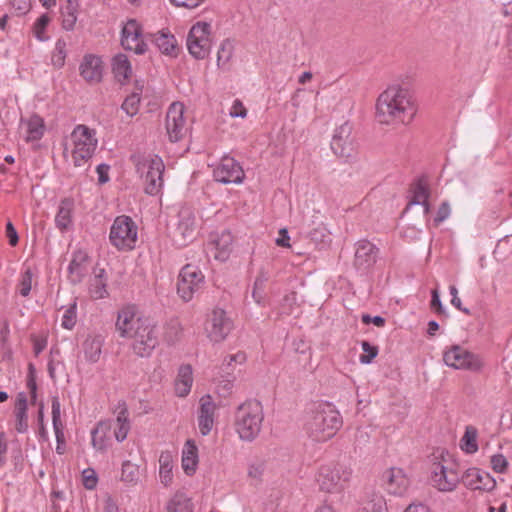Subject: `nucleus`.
<instances>
[{
    "mask_svg": "<svg viewBox=\"0 0 512 512\" xmlns=\"http://www.w3.org/2000/svg\"><path fill=\"white\" fill-rule=\"evenodd\" d=\"M431 307L438 313L442 314L444 312V308L442 306L439 294L437 290L432 291V299H431Z\"/></svg>",
    "mask_w": 512,
    "mask_h": 512,
    "instance_id": "64",
    "label": "nucleus"
},
{
    "mask_svg": "<svg viewBox=\"0 0 512 512\" xmlns=\"http://www.w3.org/2000/svg\"><path fill=\"white\" fill-rule=\"evenodd\" d=\"M12 9L15 11L16 15L22 16L28 13L31 9V1L30 0H11Z\"/></svg>",
    "mask_w": 512,
    "mask_h": 512,
    "instance_id": "55",
    "label": "nucleus"
},
{
    "mask_svg": "<svg viewBox=\"0 0 512 512\" xmlns=\"http://www.w3.org/2000/svg\"><path fill=\"white\" fill-rule=\"evenodd\" d=\"M66 59V42L63 39H58L55 43V48L52 53L51 61L56 68H61L65 64Z\"/></svg>",
    "mask_w": 512,
    "mask_h": 512,
    "instance_id": "45",
    "label": "nucleus"
},
{
    "mask_svg": "<svg viewBox=\"0 0 512 512\" xmlns=\"http://www.w3.org/2000/svg\"><path fill=\"white\" fill-rule=\"evenodd\" d=\"M464 485L472 490L492 491L496 486L495 479L488 473L478 468H469L462 475Z\"/></svg>",
    "mask_w": 512,
    "mask_h": 512,
    "instance_id": "19",
    "label": "nucleus"
},
{
    "mask_svg": "<svg viewBox=\"0 0 512 512\" xmlns=\"http://www.w3.org/2000/svg\"><path fill=\"white\" fill-rule=\"evenodd\" d=\"M15 429L18 433H26L28 430L27 398L23 392L17 395L15 404Z\"/></svg>",
    "mask_w": 512,
    "mask_h": 512,
    "instance_id": "33",
    "label": "nucleus"
},
{
    "mask_svg": "<svg viewBox=\"0 0 512 512\" xmlns=\"http://www.w3.org/2000/svg\"><path fill=\"white\" fill-rule=\"evenodd\" d=\"M205 277L199 267L186 264L180 270L177 282V293L182 300L189 302L204 286Z\"/></svg>",
    "mask_w": 512,
    "mask_h": 512,
    "instance_id": "9",
    "label": "nucleus"
},
{
    "mask_svg": "<svg viewBox=\"0 0 512 512\" xmlns=\"http://www.w3.org/2000/svg\"><path fill=\"white\" fill-rule=\"evenodd\" d=\"M187 48L195 59H205L211 49V26L206 22L194 24L187 36Z\"/></svg>",
    "mask_w": 512,
    "mask_h": 512,
    "instance_id": "10",
    "label": "nucleus"
},
{
    "mask_svg": "<svg viewBox=\"0 0 512 512\" xmlns=\"http://www.w3.org/2000/svg\"><path fill=\"white\" fill-rule=\"evenodd\" d=\"M268 281V273L264 270H260L258 276L255 279L254 287L252 291V297L257 304H262L265 300V284Z\"/></svg>",
    "mask_w": 512,
    "mask_h": 512,
    "instance_id": "41",
    "label": "nucleus"
},
{
    "mask_svg": "<svg viewBox=\"0 0 512 512\" xmlns=\"http://www.w3.org/2000/svg\"><path fill=\"white\" fill-rule=\"evenodd\" d=\"M19 293L23 297H27L30 294L32 288V272L27 269L22 275L19 282Z\"/></svg>",
    "mask_w": 512,
    "mask_h": 512,
    "instance_id": "51",
    "label": "nucleus"
},
{
    "mask_svg": "<svg viewBox=\"0 0 512 512\" xmlns=\"http://www.w3.org/2000/svg\"><path fill=\"white\" fill-rule=\"evenodd\" d=\"M76 324V302L71 304L64 312L62 317V327L68 330L73 329Z\"/></svg>",
    "mask_w": 512,
    "mask_h": 512,
    "instance_id": "49",
    "label": "nucleus"
},
{
    "mask_svg": "<svg viewBox=\"0 0 512 512\" xmlns=\"http://www.w3.org/2000/svg\"><path fill=\"white\" fill-rule=\"evenodd\" d=\"M115 328L120 337L132 339L131 349L141 358L150 357L159 343L156 323L150 317L138 315L134 305L118 311Z\"/></svg>",
    "mask_w": 512,
    "mask_h": 512,
    "instance_id": "1",
    "label": "nucleus"
},
{
    "mask_svg": "<svg viewBox=\"0 0 512 512\" xmlns=\"http://www.w3.org/2000/svg\"><path fill=\"white\" fill-rule=\"evenodd\" d=\"M233 329V321L222 308H214L208 316L205 331L208 338L215 343L222 342Z\"/></svg>",
    "mask_w": 512,
    "mask_h": 512,
    "instance_id": "11",
    "label": "nucleus"
},
{
    "mask_svg": "<svg viewBox=\"0 0 512 512\" xmlns=\"http://www.w3.org/2000/svg\"><path fill=\"white\" fill-rule=\"evenodd\" d=\"M89 256L79 249L73 252L72 259L68 265V281L72 285L80 284L88 273Z\"/></svg>",
    "mask_w": 512,
    "mask_h": 512,
    "instance_id": "20",
    "label": "nucleus"
},
{
    "mask_svg": "<svg viewBox=\"0 0 512 512\" xmlns=\"http://www.w3.org/2000/svg\"><path fill=\"white\" fill-rule=\"evenodd\" d=\"M50 22V18L47 14L41 15L34 24V35L40 40L44 41L46 38L43 36V33Z\"/></svg>",
    "mask_w": 512,
    "mask_h": 512,
    "instance_id": "52",
    "label": "nucleus"
},
{
    "mask_svg": "<svg viewBox=\"0 0 512 512\" xmlns=\"http://www.w3.org/2000/svg\"><path fill=\"white\" fill-rule=\"evenodd\" d=\"M182 457L198 460V449L193 440H187L182 452Z\"/></svg>",
    "mask_w": 512,
    "mask_h": 512,
    "instance_id": "57",
    "label": "nucleus"
},
{
    "mask_svg": "<svg viewBox=\"0 0 512 512\" xmlns=\"http://www.w3.org/2000/svg\"><path fill=\"white\" fill-rule=\"evenodd\" d=\"M182 326L177 318L170 319L165 326V339L168 343H175L182 335Z\"/></svg>",
    "mask_w": 512,
    "mask_h": 512,
    "instance_id": "42",
    "label": "nucleus"
},
{
    "mask_svg": "<svg viewBox=\"0 0 512 512\" xmlns=\"http://www.w3.org/2000/svg\"><path fill=\"white\" fill-rule=\"evenodd\" d=\"M121 45L125 50L133 51L137 55H142L147 51L142 28L135 19L128 20L123 27Z\"/></svg>",
    "mask_w": 512,
    "mask_h": 512,
    "instance_id": "16",
    "label": "nucleus"
},
{
    "mask_svg": "<svg viewBox=\"0 0 512 512\" xmlns=\"http://www.w3.org/2000/svg\"><path fill=\"white\" fill-rule=\"evenodd\" d=\"M178 223L175 229V237H180L183 244L191 241L195 234V216L189 209H182L178 214Z\"/></svg>",
    "mask_w": 512,
    "mask_h": 512,
    "instance_id": "24",
    "label": "nucleus"
},
{
    "mask_svg": "<svg viewBox=\"0 0 512 512\" xmlns=\"http://www.w3.org/2000/svg\"><path fill=\"white\" fill-rule=\"evenodd\" d=\"M97 482V475L92 468H88L83 471V485L86 489H94L97 485Z\"/></svg>",
    "mask_w": 512,
    "mask_h": 512,
    "instance_id": "54",
    "label": "nucleus"
},
{
    "mask_svg": "<svg viewBox=\"0 0 512 512\" xmlns=\"http://www.w3.org/2000/svg\"><path fill=\"white\" fill-rule=\"evenodd\" d=\"M176 7L194 9L200 6L205 0H169Z\"/></svg>",
    "mask_w": 512,
    "mask_h": 512,
    "instance_id": "60",
    "label": "nucleus"
},
{
    "mask_svg": "<svg viewBox=\"0 0 512 512\" xmlns=\"http://www.w3.org/2000/svg\"><path fill=\"white\" fill-rule=\"evenodd\" d=\"M141 97L139 93L128 95L121 105V109L130 117L135 116L139 111Z\"/></svg>",
    "mask_w": 512,
    "mask_h": 512,
    "instance_id": "44",
    "label": "nucleus"
},
{
    "mask_svg": "<svg viewBox=\"0 0 512 512\" xmlns=\"http://www.w3.org/2000/svg\"><path fill=\"white\" fill-rule=\"evenodd\" d=\"M386 502L382 496H376L369 501L361 510V512H385Z\"/></svg>",
    "mask_w": 512,
    "mask_h": 512,
    "instance_id": "50",
    "label": "nucleus"
},
{
    "mask_svg": "<svg viewBox=\"0 0 512 512\" xmlns=\"http://www.w3.org/2000/svg\"><path fill=\"white\" fill-rule=\"evenodd\" d=\"M234 43L231 39H225L221 42L217 52V66L222 70H229L230 61L234 55Z\"/></svg>",
    "mask_w": 512,
    "mask_h": 512,
    "instance_id": "35",
    "label": "nucleus"
},
{
    "mask_svg": "<svg viewBox=\"0 0 512 512\" xmlns=\"http://www.w3.org/2000/svg\"><path fill=\"white\" fill-rule=\"evenodd\" d=\"M140 479L139 466L131 461H124L121 469V481L135 485Z\"/></svg>",
    "mask_w": 512,
    "mask_h": 512,
    "instance_id": "39",
    "label": "nucleus"
},
{
    "mask_svg": "<svg viewBox=\"0 0 512 512\" xmlns=\"http://www.w3.org/2000/svg\"><path fill=\"white\" fill-rule=\"evenodd\" d=\"M166 130L172 142L179 141L186 132L184 107L179 103H172L166 113Z\"/></svg>",
    "mask_w": 512,
    "mask_h": 512,
    "instance_id": "18",
    "label": "nucleus"
},
{
    "mask_svg": "<svg viewBox=\"0 0 512 512\" xmlns=\"http://www.w3.org/2000/svg\"><path fill=\"white\" fill-rule=\"evenodd\" d=\"M216 404L210 395H204L200 398V406L198 411V427L201 435H208L214 425V415Z\"/></svg>",
    "mask_w": 512,
    "mask_h": 512,
    "instance_id": "21",
    "label": "nucleus"
},
{
    "mask_svg": "<svg viewBox=\"0 0 512 512\" xmlns=\"http://www.w3.org/2000/svg\"><path fill=\"white\" fill-rule=\"evenodd\" d=\"M110 167L107 164H99L96 168V171L98 173V181L100 184H104L109 181V171Z\"/></svg>",
    "mask_w": 512,
    "mask_h": 512,
    "instance_id": "62",
    "label": "nucleus"
},
{
    "mask_svg": "<svg viewBox=\"0 0 512 512\" xmlns=\"http://www.w3.org/2000/svg\"><path fill=\"white\" fill-rule=\"evenodd\" d=\"M197 464H198V460L182 457L183 470L189 476H191L195 473Z\"/></svg>",
    "mask_w": 512,
    "mask_h": 512,
    "instance_id": "61",
    "label": "nucleus"
},
{
    "mask_svg": "<svg viewBox=\"0 0 512 512\" xmlns=\"http://www.w3.org/2000/svg\"><path fill=\"white\" fill-rule=\"evenodd\" d=\"M351 477V469L339 463L322 465L317 473L316 481L322 491L337 493L344 489Z\"/></svg>",
    "mask_w": 512,
    "mask_h": 512,
    "instance_id": "7",
    "label": "nucleus"
},
{
    "mask_svg": "<svg viewBox=\"0 0 512 512\" xmlns=\"http://www.w3.org/2000/svg\"><path fill=\"white\" fill-rule=\"evenodd\" d=\"M160 470L159 477L161 483L165 486H168L172 482L173 473H172V463L169 455L162 454L159 459Z\"/></svg>",
    "mask_w": 512,
    "mask_h": 512,
    "instance_id": "43",
    "label": "nucleus"
},
{
    "mask_svg": "<svg viewBox=\"0 0 512 512\" xmlns=\"http://www.w3.org/2000/svg\"><path fill=\"white\" fill-rule=\"evenodd\" d=\"M61 15L62 27L67 31L73 30L77 21V3L72 0H68L66 6L61 12Z\"/></svg>",
    "mask_w": 512,
    "mask_h": 512,
    "instance_id": "38",
    "label": "nucleus"
},
{
    "mask_svg": "<svg viewBox=\"0 0 512 512\" xmlns=\"http://www.w3.org/2000/svg\"><path fill=\"white\" fill-rule=\"evenodd\" d=\"M230 116L233 117V118H236V117H241V118H244L246 117V114H247V110L246 108L243 106L242 102L238 99H236L234 102H233V105L231 107V110H230Z\"/></svg>",
    "mask_w": 512,
    "mask_h": 512,
    "instance_id": "58",
    "label": "nucleus"
},
{
    "mask_svg": "<svg viewBox=\"0 0 512 512\" xmlns=\"http://www.w3.org/2000/svg\"><path fill=\"white\" fill-rule=\"evenodd\" d=\"M331 149L336 156L345 160L354 158L356 142L352 136V126L349 123H344L335 130L331 141Z\"/></svg>",
    "mask_w": 512,
    "mask_h": 512,
    "instance_id": "13",
    "label": "nucleus"
},
{
    "mask_svg": "<svg viewBox=\"0 0 512 512\" xmlns=\"http://www.w3.org/2000/svg\"><path fill=\"white\" fill-rule=\"evenodd\" d=\"M167 512H193V504L184 493H176L167 503Z\"/></svg>",
    "mask_w": 512,
    "mask_h": 512,
    "instance_id": "37",
    "label": "nucleus"
},
{
    "mask_svg": "<svg viewBox=\"0 0 512 512\" xmlns=\"http://www.w3.org/2000/svg\"><path fill=\"white\" fill-rule=\"evenodd\" d=\"M388 493L402 496L408 489L409 479L400 468H390L383 474Z\"/></svg>",
    "mask_w": 512,
    "mask_h": 512,
    "instance_id": "23",
    "label": "nucleus"
},
{
    "mask_svg": "<svg viewBox=\"0 0 512 512\" xmlns=\"http://www.w3.org/2000/svg\"><path fill=\"white\" fill-rule=\"evenodd\" d=\"M492 469L497 473H504L508 467V461L502 454H495L491 457Z\"/></svg>",
    "mask_w": 512,
    "mask_h": 512,
    "instance_id": "53",
    "label": "nucleus"
},
{
    "mask_svg": "<svg viewBox=\"0 0 512 512\" xmlns=\"http://www.w3.org/2000/svg\"><path fill=\"white\" fill-rule=\"evenodd\" d=\"M136 167L144 179L145 193L151 196L158 195L163 187V173L165 170L162 159L155 155L149 159L139 161Z\"/></svg>",
    "mask_w": 512,
    "mask_h": 512,
    "instance_id": "8",
    "label": "nucleus"
},
{
    "mask_svg": "<svg viewBox=\"0 0 512 512\" xmlns=\"http://www.w3.org/2000/svg\"><path fill=\"white\" fill-rule=\"evenodd\" d=\"M153 42L158 47V49L166 55L176 57L178 54V45L177 41L170 32L168 31H160L154 35Z\"/></svg>",
    "mask_w": 512,
    "mask_h": 512,
    "instance_id": "29",
    "label": "nucleus"
},
{
    "mask_svg": "<svg viewBox=\"0 0 512 512\" xmlns=\"http://www.w3.org/2000/svg\"><path fill=\"white\" fill-rule=\"evenodd\" d=\"M79 72L86 82L90 84L99 83L102 80L103 72L101 58L94 54L84 55L79 66Z\"/></svg>",
    "mask_w": 512,
    "mask_h": 512,
    "instance_id": "22",
    "label": "nucleus"
},
{
    "mask_svg": "<svg viewBox=\"0 0 512 512\" xmlns=\"http://www.w3.org/2000/svg\"><path fill=\"white\" fill-rule=\"evenodd\" d=\"M112 72L118 82L124 84L132 74L131 64L125 54H117L112 59Z\"/></svg>",
    "mask_w": 512,
    "mask_h": 512,
    "instance_id": "32",
    "label": "nucleus"
},
{
    "mask_svg": "<svg viewBox=\"0 0 512 512\" xmlns=\"http://www.w3.org/2000/svg\"><path fill=\"white\" fill-rule=\"evenodd\" d=\"M103 344L104 338L102 335H88L82 344L85 359L90 363L98 362Z\"/></svg>",
    "mask_w": 512,
    "mask_h": 512,
    "instance_id": "28",
    "label": "nucleus"
},
{
    "mask_svg": "<svg viewBox=\"0 0 512 512\" xmlns=\"http://www.w3.org/2000/svg\"><path fill=\"white\" fill-rule=\"evenodd\" d=\"M51 408H52V423L54 433L57 431H64V426L61 421V404L58 396H53L51 400Z\"/></svg>",
    "mask_w": 512,
    "mask_h": 512,
    "instance_id": "47",
    "label": "nucleus"
},
{
    "mask_svg": "<svg viewBox=\"0 0 512 512\" xmlns=\"http://www.w3.org/2000/svg\"><path fill=\"white\" fill-rule=\"evenodd\" d=\"M443 360L447 366L454 369H464L478 372L483 367L480 357L467 351L459 345L453 346L443 355Z\"/></svg>",
    "mask_w": 512,
    "mask_h": 512,
    "instance_id": "12",
    "label": "nucleus"
},
{
    "mask_svg": "<svg viewBox=\"0 0 512 512\" xmlns=\"http://www.w3.org/2000/svg\"><path fill=\"white\" fill-rule=\"evenodd\" d=\"M432 485L441 492L454 491L459 482L462 481L459 471L455 465L446 466L442 463H435L431 475Z\"/></svg>",
    "mask_w": 512,
    "mask_h": 512,
    "instance_id": "14",
    "label": "nucleus"
},
{
    "mask_svg": "<svg viewBox=\"0 0 512 512\" xmlns=\"http://www.w3.org/2000/svg\"><path fill=\"white\" fill-rule=\"evenodd\" d=\"M95 135V130L83 124H79L73 129L71 140L74 145L72 159L75 167L83 166L94 155L98 144Z\"/></svg>",
    "mask_w": 512,
    "mask_h": 512,
    "instance_id": "5",
    "label": "nucleus"
},
{
    "mask_svg": "<svg viewBox=\"0 0 512 512\" xmlns=\"http://www.w3.org/2000/svg\"><path fill=\"white\" fill-rule=\"evenodd\" d=\"M104 275L105 270L99 269L98 272H95L94 278L90 281L89 293L93 299H103L108 295Z\"/></svg>",
    "mask_w": 512,
    "mask_h": 512,
    "instance_id": "36",
    "label": "nucleus"
},
{
    "mask_svg": "<svg viewBox=\"0 0 512 512\" xmlns=\"http://www.w3.org/2000/svg\"><path fill=\"white\" fill-rule=\"evenodd\" d=\"M210 245L214 247L215 259L226 261L232 251L233 236L230 231H222L220 234L211 235Z\"/></svg>",
    "mask_w": 512,
    "mask_h": 512,
    "instance_id": "25",
    "label": "nucleus"
},
{
    "mask_svg": "<svg viewBox=\"0 0 512 512\" xmlns=\"http://www.w3.org/2000/svg\"><path fill=\"white\" fill-rule=\"evenodd\" d=\"M416 114V107L408 92L390 87L382 92L376 103V118L381 124H409Z\"/></svg>",
    "mask_w": 512,
    "mask_h": 512,
    "instance_id": "2",
    "label": "nucleus"
},
{
    "mask_svg": "<svg viewBox=\"0 0 512 512\" xmlns=\"http://www.w3.org/2000/svg\"><path fill=\"white\" fill-rule=\"evenodd\" d=\"M138 227L126 215L117 216L110 228L109 241L119 251H130L136 247Z\"/></svg>",
    "mask_w": 512,
    "mask_h": 512,
    "instance_id": "6",
    "label": "nucleus"
},
{
    "mask_svg": "<svg viewBox=\"0 0 512 512\" xmlns=\"http://www.w3.org/2000/svg\"><path fill=\"white\" fill-rule=\"evenodd\" d=\"M110 429V421H100L91 431V443L96 450L102 452L106 450Z\"/></svg>",
    "mask_w": 512,
    "mask_h": 512,
    "instance_id": "30",
    "label": "nucleus"
},
{
    "mask_svg": "<svg viewBox=\"0 0 512 512\" xmlns=\"http://www.w3.org/2000/svg\"><path fill=\"white\" fill-rule=\"evenodd\" d=\"M343 425L339 411L330 403H318L306 419L304 429L315 442L332 439Z\"/></svg>",
    "mask_w": 512,
    "mask_h": 512,
    "instance_id": "3",
    "label": "nucleus"
},
{
    "mask_svg": "<svg viewBox=\"0 0 512 512\" xmlns=\"http://www.w3.org/2000/svg\"><path fill=\"white\" fill-rule=\"evenodd\" d=\"M128 409L125 402L118 404V414L116 418L117 427L114 430L115 438L118 442H122L126 439L130 430V422L128 419Z\"/></svg>",
    "mask_w": 512,
    "mask_h": 512,
    "instance_id": "34",
    "label": "nucleus"
},
{
    "mask_svg": "<svg viewBox=\"0 0 512 512\" xmlns=\"http://www.w3.org/2000/svg\"><path fill=\"white\" fill-rule=\"evenodd\" d=\"M213 177L217 182L223 184H240L242 183L245 173L234 158L224 156L220 164L214 169Z\"/></svg>",
    "mask_w": 512,
    "mask_h": 512,
    "instance_id": "17",
    "label": "nucleus"
},
{
    "mask_svg": "<svg viewBox=\"0 0 512 512\" xmlns=\"http://www.w3.org/2000/svg\"><path fill=\"white\" fill-rule=\"evenodd\" d=\"M379 248L369 240L362 239L355 244L354 267L361 273L369 272L379 258Z\"/></svg>",
    "mask_w": 512,
    "mask_h": 512,
    "instance_id": "15",
    "label": "nucleus"
},
{
    "mask_svg": "<svg viewBox=\"0 0 512 512\" xmlns=\"http://www.w3.org/2000/svg\"><path fill=\"white\" fill-rule=\"evenodd\" d=\"M21 127L25 128L26 142H33L40 140L45 132L44 120L37 114L31 115L28 119H21Z\"/></svg>",
    "mask_w": 512,
    "mask_h": 512,
    "instance_id": "26",
    "label": "nucleus"
},
{
    "mask_svg": "<svg viewBox=\"0 0 512 512\" xmlns=\"http://www.w3.org/2000/svg\"><path fill=\"white\" fill-rule=\"evenodd\" d=\"M264 420L263 406L255 399L247 400L235 412V429L244 441H253L260 434Z\"/></svg>",
    "mask_w": 512,
    "mask_h": 512,
    "instance_id": "4",
    "label": "nucleus"
},
{
    "mask_svg": "<svg viewBox=\"0 0 512 512\" xmlns=\"http://www.w3.org/2000/svg\"><path fill=\"white\" fill-rule=\"evenodd\" d=\"M450 212H451V210H450V206H449L448 202H443L439 206L437 214L434 218L435 225H439L440 223L445 221L449 217Z\"/></svg>",
    "mask_w": 512,
    "mask_h": 512,
    "instance_id": "56",
    "label": "nucleus"
},
{
    "mask_svg": "<svg viewBox=\"0 0 512 512\" xmlns=\"http://www.w3.org/2000/svg\"><path fill=\"white\" fill-rule=\"evenodd\" d=\"M193 383L192 367L182 365L178 370V376L175 381L176 394L185 397L189 394Z\"/></svg>",
    "mask_w": 512,
    "mask_h": 512,
    "instance_id": "31",
    "label": "nucleus"
},
{
    "mask_svg": "<svg viewBox=\"0 0 512 512\" xmlns=\"http://www.w3.org/2000/svg\"><path fill=\"white\" fill-rule=\"evenodd\" d=\"M38 424H39V435L40 437L46 439L47 438V431L44 425V404L40 403V407L38 410Z\"/></svg>",
    "mask_w": 512,
    "mask_h": 512,
    "instance_id": "63",
    "label": "nucleus"
},
{
    "mask_svg": "<svg viewBox=\"0 0 512 512\" xmlns=\"http://www.w3.org/2000/svg\"><path fill=\"white\" fill-rule=\"evenodd\" d=\"M461 448L469 454H473L478 450L477 444V429L472 426H467L465 433L461 439Z\"/></svg>",
    "mask_w": 512,
    "mask_h": 512,
    "instance_id": "40",
    "label": "nucleus"
},
{
    "mask_svg": "<svg viewBox=\"0 0 512 512\" xmlns=\"http://www.w3.org/2000/svg\"><path fill=\"white\" fill-rule=\"evenodd\" d=\"M429 190L426 183L423 180H419L413 188V198L410 204L419 205L426 203L429 198Z\"/></svg>",
    "mask_w": 512,
    "mask_h": 512,
    "instance_id": "46",
    "label": "nucleus"
},
{
    "mask_svg": "<svg viewBox=\"0 0 512 512\" xmlns=\"http://www.w3.org/2000/svg\"><path fill=\"white\" fill-rule=\"evenodd\" d=\"M74 199L70 197L63 198L60 201L57 214L55 216L56 227L65 231L72 225V213L74 210Z\"/></svg>",
    "mask_w": 512,
    "mask_h": 512,
    "instance_id": "27",
    "label": "nucleus"
},
{
    "mask_svg": "<svg viewBox=\"0 0 512 512\" xmlns=\"http://www.w3.org/2000/svg\"><path fill=\"white\" fill-rule=\"evenodd\" d=\"M362 350L364 354L360 355V362L362 364H369L378 355V347L371 345L368 341H362Z\"/></svg>",
    "mask_w": 512,
    "mask_h": 512,
    "instance_id": "48",
    "label": "nucleus"
},
{
    "mask_svg": "<svg viewBox=\"0 0 512 512\" xmlns=\"http://www.w3.org/2000/svg\"><path fill=\"white\" fill-rule=\"evenodd\" d=\"M6 236L8 238L9 244L12 247H14L18 244L19 236H18V233L11 221H8L6 223Z\"/></svg>",
    "mask_w": 512,
    "mask_h": 512,
    "instance_id": "59",
    "label": "nucleus"
}]
</instances>
